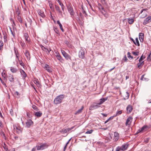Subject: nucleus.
Returning <instances> with one entry per match:
<instances>
[{
    "instance_id": "nucleus-1",
    "label": "nucleus",
    "mask_w": 151,
    "mask_h": 151,
    "mask_svg": "<svg viewBox=\"0 0 151 151\" xmlns=\"http://www.w3.org/2000/svg\"><path fill=\"white\" fill-rule=\"evenodd\" d=\"M64 98L63 95H60L57 96L54 100V102L55 104H60Z\"/></svg>"
},
{
    "instance_id": "nucleus-2",
    "label": "nucleus",
    "mask_w": 151,
    "mask_h": 151,
    "mask_svg": "<svg viewBox=\"0 0 151 151\" xmlns=\"http://www.w3.org/2000/svg\"><path fill=\"white\" fill-rule=\"evenodd\" d=\"M47 147L46 143H40L36 146L37 150H42Z\"/></svg>"
},
{
    "instance_id": "nucleus-3",
    "label": "nucleus",
    "mask_w": 151,
    "mask_h": 151,
    "mask_svg": "<svg viewBox=\"0 0 151 151\" xmlns=\"http://www.w3.org/2000/svg\"><path fill=\"white\" fill-rule=\"evenodd\" d=\"M85 55V51L84 50L82 49H81L79 51L78 53V56L79 57L83 59Z\"/></svg>"
},
{
    "instance_id": "nucleus-4",
    "label": "nucleus",
    "mask_w": 151,
    "mask_h": 151,
    "mask_svg": "<svg viewBox=\"0 0 151 151\" xmlns=\"http://www.w3.org/2000/svg\"><path fill=\"white\" fill-rule=\"evenodd\" d=\"M61 52L63 56L66 60H68L69 59H70L71 57L70 55L64 50H61Z\"/></svg>"
},
{
    "instance_id": "nucleus-5",
    "label": "nucleus",
    "mask_w": 151,
    "mask_h": 151,
    "mask_svg": "<svg viewBox=\"0 0 151 151\" xmlns=\"http://www.w3.org/2000/svg\"><path fill=\"white\" fill-rule=\"evenodd\" d=\"M147 9H144L141 10L140 13V14H142V15L140 16V18H144L147 16V15L146 13L145 12H143V11H147Z\"/></svg>"
},
{
    "instance_id": "nucleus-6",
    "label": "nucleus",
    "mask_w": 151,
    "mask_h": 151,
    "mask_svg": "<svg viewBox=\"0 0 151 151\" xmlns=\"http://www.w3.org/2000/svg\"><path fill=\"white\" fill-rule=\"evenodd\" d=\"M68 9L69 12L71 15H73L74 14V12L72 7L70 5H69L68 6Z\"/></svg>"
},
{
    "instance_id": "nucleus-7",
    "label": "nucleus",
    "mask_w": 151,
    "mask_h": 151,
    "mask_svg": "<svg viewBox=\"0 0 151 151\" xmlns=\"http://www.w3.org/2000/svg\"><path fill=\"white\" fill-rule=\"evenodd\" d=\"M33 123V122L31 119L27 120L26 122V126L27 127H29Z\"/></svg>"
},
{
    "instance_id": "nucleus-8",
    "label": "nucleus",
    "mask_w": 151,
    "mask_h": 151,
    "mask_svg": "<svg viewBox=\"0 0 151 151\" xmlns=\"http://www.w3.org/2000/svg\"><path fill=\"white\" fill-rule=\"evenodd\" d=\"M151 22V16H149L144 20L143 24L144 25H146L147 23Z\"/></svg>"
},
{
    "instance_id": "nucleus-9",
    "label": "nucleus",
    "mask_w": 151,
    "mask_h": 151,
    "mask_svg": "<svg viewBox=\"0 0 151 151\" xmlns=\"http://www.w3.org/2000/svg\"><path fill=\"white\" fill-rule=\"evenodd\" d=\"M8 78L9 81L12 83H14V76L13 75L9 74L8 76Z\"/></svg>"
},
{
    "instance_id": "nucleus-10",
    "label": "nucleus",
    "mask_w": 151,
    "mask_h": 151,
    "mask_svg": "<svg viewBox=\"0 0 151 151\" xmlns=\"http://www.w3.org/2000/svg\"><path fill=\"white\" fill-rule=\"evenodd\" d=\"M132 106L130 105H128L127 108V113L128 114L130 113L132 110Z\"/></svg>"
},
{
    "instance_id": "nucleus-11",
    "label": "nucleus",
    "mask_w": 151,
    "mask_h": 151,
    "mask_svg": "<svg viewBox=\"0 0 151 151\" xmlns=\"http://www.w3.org/2000/svg\"><path fill=\"white\" fill-rule=\"evenodd\" d=\"M45 69L48 72L51 73L52 72V69L47 64H45L44 67Z\"/></svg>"
},
{
    "instance_id": "nucleus-12",
    "label": "nucleus",
    "mask_w": 151,
    "mask_h": 151,
    "mask_svg": "<svg viewBox=\"0 0 151 151\" xmlns=\"http://www.w3.org/2000/svg\"><path fill=\"white\" fill-rule=\"evenodd\" d=\"M132 118L131 117H129L127 119L126 122V125L127 126L130 125L132 120Z\"/></svg>"
},
{
    "instance_id": "nucleus-13",
    "label": "nucleus",
    "mask_w": 151,
    "mask_h": 151,
    "mask_svg": "<svg viewBox=\"0 0 151 151\" xmlns=\"http://www.w3.org/2000/svg\"><path fill=\"white\" fill-rule=\"evenodd\" d=\"M98 104L96 105H92L90 107L89 109L90 110H93V109H96L100 106H98Z\"/></svg>"
},
{
    "instance_id": "nucleus-14",
    "label": "nucleus",
    "mask_w": 151,
    "mask_h": 151,
    "mask_svg": "<svg viewBox=\"0 0 151 151\" xmlns=\"http://www.w3.org/2000/svg\"><path fill=\"white\" fill-rule=\"evenodd\" d=\"M24 36L25 40L28 43L29 42L30 39L29 38V35L27 33H26L24 34Z\"/></svg>"
},
{
    "instance_id": "nucleus-15",
    "label": "nucleus",
    "mask_w": 151,
    "mask_h": 151,
    "mask_svg": "<svg viewBox=\"0 0 151 151\" xmlns=\"http://www.w3.org/2000/svg\"><path fill=\"white\" fill-rule=\"evenodd\" d=\"M114 138L115 141H117L119 138V134L118 133H114Z\"/></svg>"
},
{
    "instance_id": "nucleus-16",
    "label": "nucleus",
    "mask_w": 151,
    "mask_h": 151,
    "mask_svg": "<svg viewBox=\"0 0 151 151\" xmlns=\"http://www.w3.org/2000/svg\"><path fill=\"white\" fill-rule=\"evenodd\" d=\"M139 38L141 42H142L143 41L144 34L143 33H140L139 34Z\"/></svg>"
},
{
    "instance_id": "nucleus-17",
    "label": "nucleus",
    "mask_w": 151,
    "mask_h": 151,
    "mask_svg": "<svg viewBox=\"0 0 151 151\" xmlns=\"http://www.w3.org/2000/svg\"><path fill=\"white\" fill-rule=\"evenodd\" d=\"M128 147V145L127 144H125L122 145L120 147L121 148V150H126Z\"/></svg>"
},
{
    "instance_id": "nucleus-18",
    "label": "nucleus",
    "mask_w": 151,
    "mask_h": 151,
    "mask_svg": "<svg viewBox=\"0 0 151 151\" xmlns=\"http://www.w3.org/2000/svg\"><path fill=\"white\" fill-rule=\"evenodd\" d=\"M40 47L42 49L45 51L46 52L48 51V52L49 53L50 51L51 50H49L47 49L44 46L42 45H40Z\"/></svg>"
},
{
    "instance_id": "nucleus-19",
    "label": "nucleus",
    "mask_w": 151,
    "mask_h": 151,
    "mask_svg": "<svg viewBox=\"0 0 151 151\" xmlns=\"http://www.w3.org/2000/svg\"><path fill=\"white\" fill-rule=\"evenodd\" d=\"M55 7L56 11L58 12V13L60 14H62V12L60 10V7L56 5H55Z\"/></svg>"
},
{
    "instance_id": "nucleus-20",
    "label": "nucleus",
    "mask_w": 151,
    "mask_h": 151,
    "mask_svg": "<svg viewBox=\"0 0 151 151\" xmlns=\"http://www.w3.org/2000/svg\"><path fill=\"white\" fill-rule=\"evenodd\" d=\"M14 52L16 55V58H17V59H18L19 58V53L18 52L17 50L15 48V47H14Z\"/></svg>"
},
{
    "instance_id": "nucleus-21",
    "label": "nucleus",
    "mask_w": 151,
    "mask_h": 151,
    "mask_svg": "<svg viewBox=\"0 0 151 151\" xmlns=\"http://www.w3.org/2000/svg\"><path fill=\"white\" fill-rule=\"evenodd\" d=\"M15 130H16L17 132H22V129L19 126L16 127L14 128Z\"/></svg>"
},
{
    "instance_id": "nucleus-22",
    "label": "nucleus",
    "mask_w": 151,
    "mask_h": 151,
    "mask_svg": "<svg viewBox=\"0 0 151 151\" xmlns=\"http://www.w3.org/2000/svg\"><path fill=\"white\" fill-rule=\"evenodd\" d=\"M144 64V61H143L142 62H139L137 64V67L139 69H140L142 67V66Z\"/></svg>"
},
{
    "instance_id": "nucleus-23",
    "label": "nucleus",
    "mask_w": 151,
    "mask_h": 151,
    "mask_svg": "<svg viewBox=\"0 0 151 151\" xmlns=\"http://www.w3.org/2000/svg\"><path fill=\"white\" fill-rule=\"evenodd\" d=\"M56 58L61 63H63L64 61V59L62 58L60 55H59V56H57Z\"/></svg>"
},
{
    "instance_id": "nucleus-24",
    "label": "nucleus",
    "mask_w": 151,
    "mask_h": 151,
    "mask_svg": "<svg viewBox=\"0 0 151 151\" xmlns=\"http://www.w3.org/2000/svg\"><path fill=\"white\" fill-rule=\"evenodd\" d=\"M107 100V99H100V102L99 103H98V104L100 105L103 104Z\"/></svg>"
},
{
    "instance_id": "nucleus-25",
    "label": "nucleus",
    "mask_w": 151,
    "mask_h": 151,
    "mask_svg": "<svg viewBox=\"0 0 151 151\" xmlns=\"http://www.w3.org/2000/svg\"><path fill=\"white\" fill-rule=\"evenodd\" d=\"M34 83L36 84V85L38 87H41V85L40 83L39 82V81L37 79L35 80Z\"/></svg>"
},
{
    "instance_id": "nucleus-26",
    "label": "nucleus",
    "mask_w": 151,
    "mask_h": 151,
    "mask_svg": "<svg viewBox=\"0 0 151 151\" xmlns=\"http://www.w3.org/2000/svg\"><path fill=\"white\" fill-rule=\"evenodd\" d=\"M38 13L41 16L42 18H44L45 17V15L43 12L41 10H40L38 11Z\"/></svg>"
},
{
    "instance_id": "nucleus-27",
    "label": "nucleus",
    "mask_w": 151,
    "mask_h": 151,
    "mask_svg": "<svg viewBox=\"0 0 151 151\" xmlns=\"http://www.w3.org/2000/svg\"><path fill=\"white\" fill-rule=\"evenodd\" d=\"M148 129V127L147 126H145L142 127L141 130L140 131V132L142 131H146Z\"/></svg>"
},
{
    "instance_id": "nucleus-28",
    "label": "nucleus",
    "mask_w": 151,
    "mask_h": 151,
    "mask_svg": "<svg viewBox=\"0 0 151 151\" xmlns=\"http://www.w3.org/2000/svg\"><path fill=\"white\" fill-rule=\"evenodd\" d=\"M42 115V113L40 111L36 112L35 113V115L38 117L41 116Z\"/></svg>"
},
{
    "instance_id": "nucleus-29",
    "label": "nucleus",
    "mask_w": 151,
    "mask_h": 151,
    "mask_svg": "<svg viewBox=\"0 0 151 151\" xmlns=\"http://www.w3.org/2000/svg\"><path fill=\"white\" fill-rule=\"evenodd\" d=\"M24 54L27 57V58L28 59L29 58V52L27 50H25V51Z\"/></svg>"
},
{
    "instance_id": "nucleus-30",
    "label": "nucleus",
    "mask_w": 151,
    "mask_h": 151,
    "mask_svg": "<svg viewBox=\"0 0 151 151\" xmlns=\"http://www.w3.org/2000/svg\"><path fill=\"white\" fill-rule=\"evenodd\" d=\"M128 19V23L130 24H132L133 22H134V20L132 18H129L127 19Z\"/></svg>"
},
{
    "instance_id": "nucleus-31",
    "label": "nucleus",
    "mask_w": 151,
    "mask_h": 151,
    "mask_svg": "<svg viewBox=\"0 0 151 151\" xmlns=\"http://www.w3.org/2000/svg\"><path fill=\"white\" fill-rule=\"evenodd\" d=\"M122 113V110H120L119 111H117L116 112V115H114V117L116 116H118L120 114H121Z\"/></svg>"
},
{
    "instance_id": "nucleus-32",
    "label": "nucleus",
    "mask_w": 151,
    "mask_h": 151,
    "mask_svg": "<svg viewBox=\"0 0 151 151\" xmlns=\"http://www.w3.org/2000/svg\"><path fill=\"white\" fill-rule=\"evenodd\" d=\"M83 109V107L82 106L80 109L78 110L75 113L76 114H78L81 113L82 112V111Z\"/></svg>"
},
{
    "instance_id": "nucleus-33",
    "label": "nucleus",
    "mask_w": 151,
    "mask_h": 151,
    "mask_svg": "<svg viewBox=\"0 0 151 151\" xmlns=\"http://www.w3.org/2000/svg\"><path fill=\"white\" fill-rule=\"evenodd\" d=\"M11 71L13 73H15L17 72V70L14 68H11L10 69Z\"/></svg>"
},
{
    "instance_id": "nucleus-34",
    "label": "nucleus",
    "mask_w": 151,
    "mask_h": 151,
    "mask_svg": "<svg viewBox=\"0 0 151 151\" xmlns=\"http://www.w3.org/2000/svg\"><path fill=\"white\" fill-rule=\"evenodd\" d=\"M1 45H0V50L2 51L3 50V46L4 45V43L2 41H0Z\"/></svg>"
},
{
    "instance_id": "nucleus-35",
    "label": "nucleus",
    "mask_w": 151,
    "mask_h": 151,
    "mask_svg": "<svg viewBox=\"0 0 151 151\" xmlns=\"http://www.w3.org/2000/svg\"><path fill=\"white\" fill-rule=\"evenodd\" d=\"M53 30L56 33L58 34L59 33V31L58 28L57 27H54Z\"/></svg>"
},
{
    "instance_id": "nucleus-36",
    "label": "nucleus",
    "mask_w": 151,
    "mask_h": 151,
    "mask_svg": "<svg viewBox=\"0 0 151 151\" xmlns=\"http://www.w3.org/2000/svg\"><path fill=\"white\" fill-rule=\"evenodd\" d=\"M2 147L6 151H7L8 150L7 146L5 144V143H4V144L2 145Z\"/></svg>"
},
{
    "instance_id": "nucleus-37",
    "label": "nucleus",
    "mask_w": 151,
    "mask_h": 151,
    "mask_svg": "<svg viewBox=\"0 0 151 151\" xmlns=\"http://www.w3.org/2000/svg\"><path fill=\"white\" fill-rule=\"evenodd\" d=\"M114 117V116H111L109 117V119L107 120L104 123L106 124L108 122H109L110 120H112Z\"/></svg>"
},
{
    "instance_id": "nucleus-38",
    "label": "nucleus",
    "mask_w": 151,
    "mask_h": 151,
    "mask_svg": "<svg viewBox=\"0 0 151 151\" xmlns=\"http://www.w3.org/2000/svg\"><path fill=\"white\" fill-rule=\"evenodd\" d=\"M18 62L19 63V64L22 66H24V63L23 62L22 60H20L19 58L18 59H17Z\"/></svg>"
},
{
    "instance_id": "nucleus-39",
    "label": "nucleus",
    "mask_w": 151,
    "mask_h": 151,
    "mask_svg": "<svg viewBox=\"0 0 151 151\" xmlns=\"http://www.w3.org/2000/svg\"><path fill=\"white\" fill-rule=\"evenodd\" d=\"M73 128V127H72L70 128H68L66 129H65L64 130L63 132H69L70 131L71 129H72Z\"/></svg>"
},
{
    "instance_id": "nucleus-40",
    "label": "nucleus",
    "mask_w": 151,
    "mask_h": 151,
    "mask_svg": "<svg viewBox=\"0 0 151 151\" xmlns=\"http://www.w3.org/2000/svg\"><path fill=\"white\" fill-rule=\"evenodd\" d=\"M65 43L69 47H70V44L69 42L68 41L66 40L65 41Z\"/></svg>"
},
{
    "instance_id": "nucleus-41",
    "label": "nucleus",
    "mask_w": 151,
    "mask_h": 151,
    "mask_svg": "<svg viewBox=\"0 0 151 151\" xmlns=\"http://www.w3.org/2000/svg\"><path fill=\"white\" fill-rule=\"evenodd\" d=\"M32 107L33 109H34V110H35L36 111H38V110L37 107L35 105H33L32 106Z\"/></svg>"
},
{
    "instance_id": "nucleus-42",
    "label": "nucleus",
    "mask_w": 151,
    "mask_h": 151,
    "mask_svg": "<svg viewBox=\"0 0 151 151\" xmlns=\"http://www.w3.org/2000/svg\"><path fill=\"white\" fill-rule=\"evenodd\" d=\"M135 40H136V44H137V45L138 46H139L140 45H139V42L138 38H136L135 39Z\"/></svg>"
},
{
    "instance_id": "nucleus-43",
    "label": "nucleus",
    "mask_w": 151,
    "mask_h": 151,
    "mask_svg": "<svg viewBox=\"0 0 151 151\" xmlns=\"http://www.w3.org/2000/svg\"><path fill=\"white\" fill-rule=\"evenodd\" d=\"M144 58H145V57H143L142 56L140 57V58H139V62H142V60H143V59H144Z\"/></svg>"
},
{
    "instance_id": "nucleus-44",
    "label": "nucleus",
    "mask_w": 151,
    "mask_h": 151,
    "mask_svg": "<svg viewBox=\"0 0 151 151\" xmlns=\"http://www.w3.org/2000/svg\"><path fill=\"white\" fill-rule=\"evenodd\" d=\"M127 57L128 58H131V59L133 58V57L131 56L129 52H128L127 53Z\"/></svg>"
},
{
    "instance_id": "nucleus-45",
    "label": "nucleus",
    "mask_w": 151,
    "mask_h": 151,
    "mask_svg": "<svg viewBox=\"0 0 151 151\" xmlns=\"http://www.w3.org/2000/svg\"><path fill=\"white\" fill-rule=\"evenodd\" d=\"M22 72H21V73L22 74V75H23V76L24 77H26V73H25L24 71L23 70H22Z\"/></svg>"
},
{
    "instance_id": "nucleus-46",
    "label": "nucleus",
    "mask_w": 151,
    "mask_h": 151,
    "mask_svg": "<svg viewBox=\"0 0 151 151\" xmlns=\"http://www.w3.org/2000/svg\"><path fill=\"white\" fill-rule=\"evenodd\" d=\"M3 34L4 35V41L6 42L7 40H6L7 36H6V34Z\"/></svg>"
},
{
    "instance_id": "nucleus-47",
    "label": "nucleus",
    "mask_w": 151,
    "mask_h": 151,
    "mask_svg": "<svg viewBox=\"0 0 151 151\" xmlns=\"http://www.w3.org/2000/svg\"><path fill=\"white\" fill-rule=\"evenodd\" d=\"M56 0L58 1V2L59 5L60 6H63V4L59 0Z\"/></svg>"
},
{
    "instance_id": "nucleus-48",
    "label": "nucleus",
    "mask_w": 151,
    "mask_h": 151,
    "mask_svg": "<svg viewBox=\"0 0 151 151\" xmlns=\"http://www.w3.org/2000/svg\"><path fill=\"white\" fill-rule=\"evenodd\" d=\"M57 22V23L58 24V25H59L60 27H62V25L60 23L59 20H58Z\"/></svg>"
},
{
    "instance_id": "nucleus-49",
    "label": "nucleus",
    "mask_w": 151,
    "mask_h": 151,
    "mask_svg": "<svg viewBox=\"0 0 151 151\" xmlns=\"http://www.w3.org/2000/svg\"><path fill=\"white\" fill-rule=\"evenodd\" d=\"M1 83H2V84L4 85V86L6 87L7 86L6 84L5 83L4 81H3L1 79Z\"/></svg>"
},
{
    "instance_id": "nucleus-50",
    "label": "nucleus",
    "mask_w": 151,
    "mask_h": 151,
    "mask_svg": "<svg viewBox=\"0 0 151 151\" xmlns=\"http://www.w3.org/2000/svg\"><path fill=\"white\" fill-rule=\"evenodd\" d=\"M1 136L5 139H6V137L5 136V134L4 133H1Z\"/></svg>"
},
{
    "instance_id": "nucleus-51",
    "label": "nucleus",
    "mask_w": 151,
    "mask_h": 151,
    "mask_svg": "<svg viewBox=\"0 0 151 151\" xmlns=\"http://www.w3.org/2000/svg\"><path fill=\"white\" fill-rule=\"evenodd\" d=\"M149 139H150L149 138H147L145 139L144 140L145 142L146 143H147L148 142Z\"/></svg>"
},
{
    "instance_id": "nucleus-52",
    "label": "nucleus",
    "mask_w": 151,
    "mask_h": 151,
    "mask_svg": "<svg viewBox=\"0 0 151 151\" xmlns=\"http://www.w3.org/2000/svg\"><path fill=\"white\" fill-rule=\"evenodd\" d=\"M132 53L133 55H134L135 56L138 55V52H132Z\"/></svg>"
},
{
    "instance_id": "nucleus-53",
    "label": "nucleus",
    "mask_w": 151,
    "mask_h": 151,
    "mask_svg": "<svg viewBox=\"0 0 151 151\" xmlns=\"http://www.w3.org/2000/svg\"><path fill=\"white\" fill-rule=\"evenodd\" d=\"M17 19L21 23L22 22V20L21 19V17H18Z\"/></svg>"
},
{
    "instance_id": "nucleus-54",
    "label": "nucleus",
    "mask_w": 151,
    "mask_h": 151,
    "mask_svg": "<svg viewBox=\"0 0 151 151\" xmlns=\"http://www.w3.org/2000/svg\"><path fill=\"white\" fill-rule=\"evenodd\" d=\"M130 40H132L134 44H135L136 45H137V44H136V42L134 40L132 37H130Z\"/></svg>"
},
{
    "instance_id": "nucleus-55",
    "label": "nucleus",
    "mask_w": 151,
    "mask_h": 151,
    "mask_svg": "<svg viewBox=\"0 0 151 151\" xmlns=\"http://www.w3.org/2000/svg\"><path fill=\"white\" fill-rule=\"evenodd\" d=\"M123 60H124L125 62H127V61L128 59H127L126 55H125V56L123 58Z\"/></svg>"
},
{
    "instance_id": "nucleus-56",
    "label": "nucleus",
    "mask_w": 151,
    "mask_h": 151,
    "mask_svg": "<svg viewBox=\"0 0 151 151\" xmlns=\"http://www.w3.org/2000/svg\"><path fill=\"white\" fill-rule=\"evenodd\" d=\"M144 75H143L140 78V80L142 81L146 80L145 78H144Z\"/></svg>"
},
{
    "instance_id": "nucleus-57",
    "label": "nucleus",
    "mask_w": 151,
    "mask_h": 151,
    "mask_svg": "<svg viewBox=\"0 0 151 151\" xmlns=\"http://www.w3.org/2000/svg\"><path fill=\"white\" fill-rule=\"evenodd\" d=\"M122 150L120 147H118L116 149V151H119Z\"/></svg>"
},
{
    "instance_id": "nucleus-58",
    "label": "nucleus",
    "mask_w": 151,
    "mask_h": 151,
    "mask_svg": "<svg viewBox=\"0 0 151 151\" xmlns=\"http://www.w3.org/2000/svg\"><path fill=\"white\" fill-rule=\"evenodd\" d=\"M50 9L52 10L54 9V7H53L52 4H50Z\"/></svg>"
},
{
    "instance_id": "nucleus-59",
    "label": "nucleus",
    "mask_w": 151,
    "mask_h": 151,
    "mask_svg": "<svg viewBox=\"0 0 151 151\" xmlns=\"http://www.w3.org/2000/svg\"><path fill=\"white\" fill-rule=\"evenodd\" d=\"M10 112L12 115H14L13 111L12 109H11L10 110Z\"/></svg>"
},
{
    "instance_id": "nucleus-60",
    "label": "nucleus",
    "mask_w": 151,
    "mask_h": 151,
    "mask_svg": "<svg viewBox=\"0 0 151 151\" xmlns=\"http://www.w3.org/2000/svg\"><path fill=\"white\" fill-rule=\"evenodd\" d=\"M151 53L148 55L147 58L148 60H150Z\"/></svg>"
},
{
    "instance_id": "nucleus-61",
    "label": "nucleus",
    "mask_w": 151,
    "mask_h": 151,
    "mask_svg": "<svg viewBox=\"0 0 151 151\" xmlns=\"http://www.w3.org/2000/svg\"><path fill=\"white\" fill-rule=\"evenodd\" d=\"M14 95H16V96H19V92L17 91H16L15 93H14Z\"/></svg>"
},
{
    "instance_id": "nucleus-62",
    "label": "nucleus",
    "mask_w": 151,
    "mask_h": 151,
    "mask_svg": "<svg viewBox=\"0 0 151 151\" xmlns=\"http://www.w3.org/2000/svg\"><path fill=\"white\" fill-rule=\"evenodd\" d=\"M101 114L103 116H105V117H106L107 116V114H104V113H102Z\"/></svg>"
},
{
    "instance_id": "nucleus-63",
    "label": "nucleus",
    "mask_w": 151,
    "mask_h": 151,
    "mask_svg": "<svg viewBox=\"0 0 151 151\" xmlns=\"http://www.w3.org/2000/svg\"><path fill=\"white\" fill-rule=\"evenodd\" d=\"M82 9H83L82 12H83V13L86 14V11L83 10V8H82Z\"/></svg>"
},
{
    "instance_id": "nucleus-64",
    "label": "nucleus",
    "mask_w": 151,
    "mask_h": 151,
    "mask_svg": "<svg viewBox=\"0 0 151 151\" xmlns=\"http://www.w3.org/2000/svg\"><path fill=\"white\" fill-rule=\"evenodd\" d=\"M109 135L110 136H111V138H112V136H113V134H112V133H109Z\"/></svg>"
}]
</instances>
